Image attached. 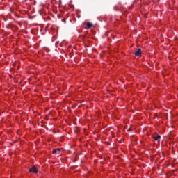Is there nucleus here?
Segmentation results:
<instances>
[{"mask_svg":"<svg viewBox=\"0 0 178 178\" xmlns=\"http://www.w3.org/2000/svg\"><path fill=\"white\" fill-rule=\"evenodd\" d=\"M154 140L155 141H159V140H161V136L157 135L156 136H154Z\"/></svg>","mask_w":178,"mask_h":178,"instance_id":"20e7f679","label":"nucleus"},{"mask_svg":"<svg viewBox=\"0 0 178 178\" xmlns=\"http://www.w3.org/2000/svg\"><path fill=\"white\" fill-rule=\"evenodd\" d=\"M143 51L141 50V49H138L135 53L134 55L135 56H140V55H141Z\"/></svg>","mask_w":178,"mask_h":178,"instance_id":"7ed1b4c3","label":"nucleus"},{"mask_svg":"<svg viewBox=\"0 0 178 178\" xmlns=\"http://www.w3.org/2000/svg\"><path fill=\"white\" fill-rule=\"evenodd\" d=\"M29 172L31 173H38V170L34 166L29 169Z\"/></svg>","mask_w":178,"mask_h":178,"instance_id":"f257e3e1","label":"nucleus"},{"mask_svg":"<svg viewBox=\"0 0 178 178\" xmlns=\"http://www.w3.org/2000/svg\"><path fill=\"white\" fill-rule=\"evenodd\" d=\"M86 26H87L88 29H91V27H92V24L91 22H88L86 24Z\"/></svg>","mask_w":178,"mask_h":178,"instance_id":"39448f33","label":"nucleus"},{"mask_svg":"<svg viewBox=\"0 0 178 178\" xmlns=\"http://www.w3.org/2000/svg\"><path fill=\"white\" fill-rule=\"evenodd\" d=\"M52 154H56V155H59V154H60V149L57 148L56 149H54L52 151Z\"/></svg>","mask_w":178,"mask_h":178,"instance_id":"f03ea898","label":"nucleus"},{"mask_svg":"<svg viewBox=\"0 0 178 178\" xmlns=\"http://www.w3.org/2000/svg\"><path fill=\"white\" fill-rule=\"evenodd\" d=\"M63 22H66V19H63Z\"/></svg>","mask_w":178,"mask_h":178,"instance_id":"423d86ee","label":"nucleus"}]
</instances>
